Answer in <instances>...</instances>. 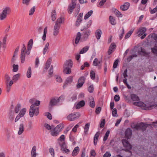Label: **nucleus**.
I'll use <instances>...</instances> for the list:
<instances>
[{
	"instance_id": "1",
	"label": "nucleus",
	"mask_w": 157,
	"mask_h": 157,
	"mask_svg": "<svg viewBox=\"0 0 157 157\" xmlns=\"http://www.w3.org/2000/svg\"><path fill=\"white\" fill-rule=\"evenodd\" d=\"M81 30L83 32L82 35L80 32H78L77 33L75 40V43L76 44H77L79 41L82 42L86 41L91 33V31L89 29L82 28Z\"/></svg>"
},
{
	"instance_id": "2",
	"label": "nucleus",
	"mask_w": 157,
	"mask_h": 157,
	"mask_svg": "<svg viewBox=\"0 0 157 157\" xmlns=\"http://www.w3.org/2000/svg\"><path fill=\"white\" fill-rule=\"evenodd\" d=\"M40 103V101L37 100L34 104H32L30 106L29 114L31 117H33L34 115L37 116L39 114V107L36 106H38L39 105Z\"/></svg>"
},
{
	"instance_id": "3",
	"label": "nucleus",
	"mask_w": 157,
	"mask_h": 157,
	"mask_svg": "<svg viewBox=\"0 0 157 157\" xmlns=\"http://www.w3.org/2000/svg\"><path fill=\"white\" fill-rule=\"evenodd\" d=\"M64 127V125L63 124L61 123L59 124L51 131V135L54 136H57Z\"/></svg>"
},
{
	"instance_id": "4",
	"label": "nucleus",
	"mask_w": 157,
	"mask_h": 157,
	"mask_svg": "<svg viewBox=\"0 0 157 157\" xmlns=\"http://www.w3.org/2000/svg\"><path fill=\"white\" fill-rule=\"evenodd\" d=\"M11 12L10 8L9 7H6L4 9L1 13H0V20H3L6 17L7 15Z\"/></svg>"
},
{
	"instance_id": "5",
	"label": "nucleus",
	"mask_w": 157,
	"mask_h": 157,
	"mask_svg": "<svg viewBox=\"0 0 157 157\" xmlns=\"http://www.w3.org/2000/svg\"><path fill=\"white\" fill-rule=\"evenodd\" d=\"M80 116L78 112H74L69 114L67 117V119L70 121H73L78 118Z\"/></svg>"
},
{
	"instance_id": "6",
	"label": "nucleus",
	"mask_w": 157,
	"mask_h": 157,
	"mask_svg": "<svg viewBox=\"0 0 157 157\" xmlns=\"http://www.w3.org/2000/svg\"><path fill=\"white\" fill-rule=\"evenodd\" d=\"M146 31V29L144 27L140 28L138 30L137 32L138 36H141V39H144L147 35V34L145 33Z\"/></svg>"
},
{
	"instance_id": "7",
	"label": "nucleus",
	"mask_w": 157,
	"mask_h": 157,
	"mask_svg": "<svg viewBox=\"0 0 157 157\" xmlns=\"http://www.w3.org/2000/svg\"><path fill=\"white\" fill-rule=\"evenodd\" d=\"M59 145L61 147V150L63 153H66L68 154L69 153L70 151L69 149L67 148V145L65 143L63 142L62 144L59 143Z\"/></svg>"
},
{
	"instance_id": "8",
	"label": "nucleus",
	"mask_w": 157,
	"mask_h": 157,
	"mask_svg": "<svg viewBox=\"0 0 157 157\" xmlns=\"http://www.w3.org/2000/svg\"><path fill=\"white\" fill-rule=\"evenodd\" d=\"M61 97L60 96L59 98H52L50 100L49 105L52 107L56 105L59 102Z\"/></svg>"
},
{
	"instance_id": "9",
	"label": "nucleus",
	"mask_w": 157,
	"mask_h": 157,
	"mask_svg": "<svg viewBox=\"0 0 157 157\" xmlns=\"http://www.w3.org/2000/svg\"><path fill=\"white\" fill-rule=\"evenodd\" d=\"M73 80V77L71 76L67 78L63 85V88L65 89L68 85L70 84Z\"/></svg>"
},
{
	"instance_id": "10",
	"label": "nucleus",
	"mask_w": 157,
	"mask_h": 157,
	"mask_svg": "<svg viewBox=\"0 0 157 157\" xmlns=\"http://www.w3.org/2000/svg\"><path fill=\"white\" fill-rule=\"evenodd\" d=\"M76 2H71V3L69 5L67 11L70 14H71L72 13L73 10L76 7Z\"/></svg>"
},
{
	"instance_id": "11",
	"label": "nucleus",
	"mask_w": 157,
	"mask_h": 157,
	"mask_svg": "<svg viewBox=\"0 0 157 157\" xmlns=\"http://www.w3.org/2000/svg\"><path fill=\"white\" fill-rule=\"evenodd\" d=\"M85 78L84 76L81 77L78 79V83L77 84V88L81 87L85 82Z\"/></svg>"
},
{
	"instance_id": "12",
	"label": "nucleus",
	"mask_w": 157,
	"mask_h": 157,
	"mask_svg": "<svg viewBox=\"0 0 157 157\" xmlns=\"http://www.w3.org/2000/svg\"><path fill=\"white\" fill-rule=\"evenodd\" d=\"M133 105L140 107L143 109L144 110H147L148 108L146 107V105L142 102L139 101L134 102L133 103Z\"/></svg>"
},
{
	"instance_id": "13",
	"label": "nucleus",
	"mask_w": 157,
	"mask_h": 157,
	"mask_svg": "<svg viewBox=\"0 0 157 157\" xmlns=\"http://www.w3.org/2000/svg\"><path fill=\"white\" fill-rule=\"evenodd\" d=\"M117 47L116 44L114 42L112 43L109 47V55H110L114 52Z\"/></svg>"
},
{
	"instance_id": "14",
	"label": "nucleus",
	"mask_w": 157,
	"mask_h": 157,
	"mask_svg": "<svg viewBox=\"0 0 157 157\" xmlns=\"http://www.w3.org/2000/svg\"><path fill=\"white\" fill-rule=\"evenodd\" d=\"M122 143L124 147L127 148L131 149L132 148V145L128 142V141L125 139H123L122 140Z\"/></svg>"
},
{
	"instance_id": "15",
	"label": "nucleus",
	"mask_w": 157,
	"mask_h": 157,
	"mask_svg": "<svg viewBox=\"0 0 157 157\" xmlns=\"http://www.w3.org/2000/svg\"><path fill=\"white\" fill-rule=\"evenodd\" d=\"M132 135V130L128 128L127 129L125 132V138L128 139H130Z\"/></svg>"
},
{
	"instance_id": "16",
	"label": "nucleus",
	"mask_w": 157,
	"mask_h": 157,
	"mask_svg": "<svg viewBox=\"0 0 157 157\" xmlns=\"http://www.w3.org/2000/svg\"><path fill=\"white\" fill-rule=\"evenodd\" d=\"M60 27L59 26H58L56 24L55 25L53 33V35L54 36H56L58 34Z\"/></svg>"
},
{
	"instance_id": "17",
	"label": "nucleus",
	"mask_w": 157,
	"mask_h": 157,
	"mask_svg": "<svg viewBox=\"0 0 157 157\" xmlns=\"http://www.w3.org/2000/svg\"><path fill=\"white\" fill-rule=\"evenodd\" d=\"M73 63L71 59H68L67 60L64 64L63 67H66L72 68Z\"/></svg>"
},
{
	"instance_id": "18",
	"label": "nucleus",
	"mask_w": 157,
	"mask_h": 157,
	"mask_svg": "<svg viewBox=\"0 0 157 157\" xmlns=\"http://www.w3.org/2000/svg\"><path fill=\"white\" fill-rule=\"evenodd\" d=\"M130 6L129 3L126 2L124 5H121L120 7V9L122 11H125L127 10Z\"/></svg>"
},
{
	"instance_id": "19",
	"label": "nucleus",
	"mask_w": 157,
	"mask_h": 157,
	"mask_svg": "<svg viewBox=\"0 0 157 157\" xmlns=\"http://www.w3.org/2000/svg\"><path fill=\"white\" fill-rule=\"evenodd\" d=\"M112 11L117 17H122L123 15L122 14L116 9L113 8L112 9Z\"/></svg>"
},
{
	"instance_id": "20",
	"label": "nucleus",
	"mask_w": 157,
	"mask_h": 157,
	"mask_svg": "<svg viewBox=\"0 0 157 157\" xmlns=\"http://www.w3.org/2000/svg\"><path fill=\"white\" fill-rule=\"evenodd\" d=\"M64 20V18L60 17L57 19L55 25H56V24L58 26H59L60 27L62 22Z\"/></svg>"
},
{
	"instance_id": "21",
	"label": "nucleus",
	"mask_w": 157,
	"mask_h": 157,
	"mask_svg": "<svg viewBox=\"0 0 157 157\" xmlns=\"http://www.w3.org/2000/svg\"><path fill=\"white\" fill-rule=\"evenodd\" d=\"M64 20V18L60 17L57 19L55 25H56V24L58 26H59L60 27L62 22Z\"/></svg>"
},
{
	"instance_id": "22",
	"label": "nucleus",
	"mask_w": 157,
	"mask_h": 157,
	"mask_svg": "<svg viewBox=\"0 0 157 157\" xmlns=\"http://www.w3.org/2000/svg\"><path fill=\"white\" fill-rule=\"evenodd\" d=\"M85 105V102L84 100H82L79 102L76 106V109H79L80 108L83 107Z\"/></svg>"
},
{
	"instance_id": "23",
	"label": "nucleus",
	"mask_w": 157,
	"mask_h": 157,
	"mask_svg": "<svg viewBox=\"0 0 157 157\" xmlns=\"http://www.w3.org/2000/svg\"><path fill=\"white\" fill-rule=\"evenodd\" d=\"M36 147L35 146L33 147L31 152V157H36L37 155L36 153Z\"/></svg>"
},
{
	"instance_id": "24",
	"label": "nucleus",
	"mask_w": 157,
	"mask_h": 157,
	"mask_svg": "<svg viewBox=\"0 0 157 157\" xmlns=\"http://www.w3.org/2000/svg\"><path fill=\"white\" fill-rule=\"evenodd\" d=\"M109 21L112 25H115L116 24V20L115 17L110 16L109 17Z\"/></svg>"
},
{
	"instance_id": "25",
	"label": "nucleus",
	"mask_w": 157,
	"mask_h": 157,
	"mask_svg": "<svg viewBox=\"0 0 157 157\" xmlns=\"http://www.w3.org/2000/svg\"><path fill=\"white\" fill-rule=\"evenodd\" d=\"M101 35V31L100 29H98L95 32V35L96 38L98 40H99Z\"/></svg>"
},
{
	"instance_id": "26",
	"label": "nucleus",
	"mask_w": 157,
	"mask_h": 157,
	"mask_svg": "<svg viewBox=\"0 0 157 157\" xmlns=\"http://www.w3.org/2000/svg\"><path fill=\"white\" fill-rule=\"evenodd\" d=\"M79 151V148L77 146L75 148L72 153V155L73 156H76L77 155Z\"/></svg>"
},
{
	"instance_id": "27",
	"label": "nucleus",
	"mask_w": 157,
	"mask_h": 157,
	"mask_svg": "<svg viewBox=\"0 0 157 157\" xmlns=\"http://www.w3.org/2000/svg\"><path fill=\"white\" fill-rule=\"evenodd\" d=\"M57 14L55 10H52L51 13V18L52 21H54L56 18Z\"/></svg>"
},
{
	"instance_id": "28",
	"label": "nucleus",
	"mask_w": 157,
	"mask_h": 157,
	"mask_svg": "<svg viewBox=\"0 0 157 157\" xmlns=\"http://www.w3.org/2000/svg\"><path fill=\"white\" fill-rule=\"evenodd\" d=\"M141 122H140L139 124H134L133 125H132L131 126V127L132 128H135L137 130H141Z\"/></svg>"
},
{
	"instance_id": "29",
	"label": "nucleus",
	"mask_w": 157,
	"mask_h": 157,
	"mask_svg": "<svg viewBox=\"0 0 157 157\" xmlns=\"http://www.w3.org/2000/svg\"><path fill=\"white\" fill-rule=\"evenodd\" d=\"M100 64L101 61L97 58H95L93 61V65L95 66H100Z\"/></svg>"
},
{
	"instance_id": "30",
	"label": "nucleus",
	"mask_w": 157,
	"mask_h": 157,
	"mask_svg": "<svg viewBox=\"0 0 157 157\" xmlns=\"http://www.w3.org/2000/svg\"><path fill=\"white\" fill-rule=\"evenodd\" d=\"M131 99L133 101H137L140 100L138 96L135 94H132L131 95Z\"/></svg>"
},
{
	"instance_id": "31",
	"label": "nucleus",
	"mask_w": 157,
	"mask_h": 157,
	"mask_svg": "<svg viewBox=\"0 0 157 157\" xmlns=\"http://www.w3.org/2000/svg\"><path fill=\"white\" fill-rule=\"evenodd\" d=\"M52 59L50 58L49 59L46 63V65L44 67V69L47 70L50 67V64L51 63Z\"/></svg>"
},
{
	"instance_id": "32",
	"label": "nucleus",
	"mask_w": 157,
	"mask_h": 157,
	"mask_svg": "<svg viewBox=\"0 0 157 157\" xmlns=\"http://www.w3.org/2000/svg\"><path fill=\"white\" fill-rule=\"evenodd\" d=\"M71 68L70 67H63V72L64 73H65L67 74H70L71 72Z\"/></svg>"
},
{
	"instance_id": "33",
	"label": "nucleus",
	"mask_w": 157,
	"mask_h": 157,
	"mask_svg": "<svg viewBox=\"0 0 157 157\" xmlns=\"http://www.w3.org/2000/svg\"><path fill=\"white\" fill-rule=\"evenodd\" d=\"M24 131V125L23 124H20L19 131H18V134L20 135H21Z\"/></svg>"
},
{
	"instance_id": "34",
	"label": "nucleus",
	"mask_w": 157,
	"mask_h": 157,
	"mask_svg": "<svg viewBox=\"0 0 157 157\" xmlns=\"http://www.w3.org/2000/svg\"><path fill=\"white\" fill-rule=\"evenodd\" d=\"M89 46H86L83 48L79 52L80 54H83L86 52L89 49Z\"/></svg>"
},
{
	"instance_id": "35",
	"label": "nucleus",
	"mask_w": 157,
	"mask_h": 157,
	"mask_svg": "<svg viewBox=\"0 0 157 157\" xmlns=\"http://www.w3.org/2000/svg\"><path fill=\"white\" fill-rule=\"evenodd\" d=\"M90 125V124L89 123H88L85 124L84 128V132L85 134H87Z\"/></svg>"
},
{
	"instance_id": "36",
	"label": "nucleus",
	"mask_w": 157,
	"mask_h": 157,
	"mask_svg": "<svg viewBox=\"0 0 157 157\" xmlns=\"http://www.w3.org/2000/svg\"><path fill=\"white\" fill-rule=\"evenodd\" d=\"M93 11L91 10L89 11L86 14H85L84 17V19L86 20L93 13Z\"/></svg>"
},
{
	"instance_id": "37",
	"label": "nucleus",
	"mask_w": 157,
	"mask_h": 157,
	"mask_svg": "<svg viewBox=\"0 0 157 157\" xmlns=\"http://www.w3.org/2000/svg\"><path fill=\"white\" fill-rule=\"evenodd\" d=\"M92 23V20H89L87 23L86 25V26H84L82 29H88V28L90 27Z\"/></svg>"
},
{
	"instance_id": "38",
	"label": "nucleus",
	"mask_w": 157,
	"mask_h": 157,
	"mask_svg": "<svg viewBox=\"0 0 157 157\" xmlns=\"http://www.w3.org/2000/svg\"><path fill=\"white\" fill-rule=\"evenodd\" d=\"M141 130H142L143 131H144L146 130V129L147 126V124L142 122H141Z\"/></svg>"
},
{
	"instance_id": "39",
	"label": "nucleus",
	"mask_w": 157,
	"mask_h": 157,
	"mask_svg": "<svg viewBox=\"0 0 157 157\" xmlns=\"http://www.w3.org/2000/svg\"><path fill=\"white\" fill-rule=\"evenodd\" d=\"M21 107V105L18 104L15 107L14 109V112L15 113H17L20 109Z\"/></svg>"
},
{
	"instance_id": "40",
	"label": "nucleus",
	"mask_w": 157,
	"mask_h": 157,
	"mask_svg": "<svg viewBox=\"0 0 157 157\" xmlns=\"http://www.w3.org/2000/svg\"><path fill=\"white\" fill-rule=\"evenodd\" d=\"M32 73L31 68L30 67H29L27 72V76L28 78H30L31 77Z\"/></svg>"
},
{
	"instance_id": "41",
	"label": "nucleus",
	"mask_w": 157,
	"mask_h": 157,
	"mask_svg": "<svg viewBox=\"0 0 157 157\" xmlns=\"http://www.w3.org/2000/svg\"><path fill=\"white\" fill-rule=\"evenodd\" d=\"M49 45V43L47 42L45 45V47L44 48L43 50V54L45 55L48 49L49 48L48 47Z\"/></svg>"
},
{
	"instance_id": "42",
	"label": "nucleus",
	"mask_w": 157,
	"mask_h": 157,
	"mask_svg": "<svg viewBox=\"0 0 157 157\" xmlns=\"http://www.w3.org/2000/svg\"><path fill=\"white\" fill-rule=\"evenodd\" d=\"M82 21V18L77 17V20L75 23V25L77 27L79 26Z\"/></svg>"
},
{
	"instance_id": "43",
	"label": "nucleus",
	"mask_w": 157,
	"mask_h": 157,
	"mask_svg": "<svg viewBox=\"0 0 157 157\" xmlns=\"http://www.w3.org/2000/svg\"><path fill=\"white\" fill-rule=\"evenodd\" d=\"M133 30H130L125 35L124 38L125 39H127V38H129L131 35L132 33L133 32Z\"/></svg>"
},
{
	"instance_id": "44",
	"label": "nucleus",
	"mask_w": 157,
	"mask_h": 157,
	"mask_svg": "<svg viewBox=\"0 0 157 157\" xmlns=\"http://www.w3.org/2000/svg\"><path fill=\"white\" fill-rule=\"evenodd\" d=\"M35 10L36 7L35 6H33L32 8H31L29 11V15H32L35 12Z\"/></svg>"
},
{
	"instance_id": "45",
	"label": "nucleus",
	"mask_w": 157,
	"mask_h": 157,
	"mask_svg": "<svg viewBox=\"0 0 157 157\" xmlns=\"http://www.w3.org/2000/svg\"><path fill=\"white\" fill-rule=\"evenodd\" d=\"M14 113L13 112H10L9 113V119L12 122L14 119Z\"/></svg>"
},
{
	"instance_id": "46",
	"label": "nucleus",
	"mask_w": 157,
	"mask_h": 157,
	"mask_svg": "<svg viewBox=\"0 0 157 157\" xmlns=\"http://www.w3.org/2000/svg\"><path fill=\"white\" fill-rule=\"evenodd\" d=\"M90 76L91 78L93 79L94 80L95 77V73L93 71H91L90 72Z\"/></svg>"
},
{
	"instance_id": "47",
	"label": "nucleus",
	"mask_w": 157,
	"mask_h": 157,
	"mask_svg": "<svg viewBox=\"0 0 157 157\" xmlns=\"http://www.w3.org/2000/svg\"><path fill=\"white\" fill-rule=\"evenodd\" d=\"M139 54L141 55L142 56H144L146 55H148L149 53L145 51L143 49H141V51L139 53Z\"/></svg>"
},
{
	"instance_id": "48",
	"label": "nucleus",
	"mask_w": 157,
	"mask_h": 157,
	"mask_svg": "<svg viewBox=\"0 0 157 157\" xmlns=\"http://www.w3.org/2000/svg\"><path fill=\"white\" fill-rule=\"evenodd\" d=\"M33 39H31L29 41L28 44V46H27V48H32L33 45Z\"/></svg>"
},
{
	"instance_id": "49",
	"label": "nucleus",
	"mask_w": 157,
	"mask_h": 157,
	"mask_svg": "<svg viewBox=\"0 0 157 157\" xmlns=\"http://www.w3.org/2000/svg\"><path fill=\"white\" fill-rule=\"evenodd\" d=\"M121 34L119 35V39L121 40L122 39L123 37V35L124 33V29L123 28H122V29L121 31H120Z\"/></svg>"
},
{
	"instance_id": "50",
	"label": "nucleus",
	"mask_w": 157,
	"mask_h": 157,
	"mask_svg": "<svg viewBox=\"0 0 157 157\" xmlns=\"http://www.w3.org/2000/svg\"><path fill=\"white\" fill-rule=\"evenodd\" d=\"M112 115L114 117H117V110L116 108H114L113 109L112 111Z\"/></svg>"
},
{
	"instance_id": "51",
	"label": "nucleus",
	"mask_w": 157,
	"mask_h": 157,
	"mask_svg": "<svg viewBox=\"0 0 157 157\" xmlns=\"http://www.w3.org/2000/svg\"><path fill=\"white\" fill-rule=\"evenodd\" d=\"M20 76L19 74L14 75L13 77V80L15 82H16Z\"/></svg>"
},
{
	"instance_id": "52",
	"label": "nucleus",
	"mask_w": 157,
	"mask_h": 157,
	"mask_svg": "<svg viewBox=\"0 0 157 157\" xmlns=\"http://www.w3.org/2000/svg\"><path fill=\"white\" fill-rule=\"evenodd\" d=\"M18 69V65L13 64V71L14 72H17Z\"/></svg>"
},
{
	"instance_id": "53",
	"label": "nucleus",
	"mask_w": 157,
	"mask_h": 157,
	"mask_svg": "<svg viewBox=\"0 0 157 157\" xmlns=\"http://www.w3.org/2000/svg\"><path fill=\"white\" fill-rule=\"evenodd\" d=\"M90 106L92 108H94V107L95 106V103L93 99H92L91 101H90Z\"/></svg>"
},
{
	"instance_id": "54",
	"label": "nucleus",
	"mask_w": 157,
	"mask_h": 157,
	"mask_svg": "<svg viewBox=\"0 0 157 157\" xmlns=\"http://www.w3.org/2000/svg\"><path fill=\"white\" fill-rule=\"evenodd\" d=\"M108 146V145L106 144L102 145L101 147V150L102 152H104L107 149V148L106 147Z\"/></svg>"
},
{
	"instance_id": "55",
	"label": "nucleus",
	"mask_w": 157,
	"mask_h": 157,
	"mask_svg": "<svg viewBox=\"0 0 157 157\" xmlns=\"http://www.w3.org/2000/svg\"><path fill=\"white\" fill-rule=\"evenodd\" d=\"M137 56L136 54H133L129 56L127 58L128 61L130 62L134 57H136Z\"/></svg>"
},
{
	"instance_id": "56",
	"label": "nucleus",
	"mask_w": 157,
	"mask_h": 157,
	"mask_svg": "<svg viewBox=\"0 0 157 157\" xmlns=\"http://www.w3.org/2000/svg\"><path fill=\"white\" fill-rule=\"evenodd\" d=\"M108 138V130H107L105 133V134L104 137L103 139V144H105V141Z\"/></svg>"
},
{
	"instance_id": "57",
	"label": "nucleus",
	"mask_w": 157,
	"mask_h": 157,
	"mask_svg": "<svg viewBox=\"0 0 157 157\" xmlns=\"http://www.w3.org/2000/svg\"><path fill=\"white\" fill-rule=\"evenodd\" d=\"M107 0H101L99 3V6L98 5V7H101L104 4L105 2H106Z\"/></svg>"
},
{
	"instance_id": "58",
	"label": "nucleus",
	"mask_w": 157,
	"mask_h": 157,
	"mask_svg": "<svg viewBox=\"0 0 157 157\" xmlns=\"http://www.w3.org/2000/svg\"><path fill=\"white\" fill-rule=\"evenodd\" d=\"M30 1L31 0H22V3L26 6H28L29 5Z\"/></svg>"
},
{
	"instance_id": "59",
	"label": "nucleus",
	"mask_w": 157,
	"mask_h": 157,
	"mask_svg": "<svg viewBox=\"0 0 157 157\" xmlns=\"http://www.w3.org/2000/svg\"><path fill=\"white\" fill-rule=\"evenodd\" d=\"M26 111V109L25 108L22 109L20 111V113H19L21 116H23L25 114Z\"/></svg>"
},
{
	"instance_id": "60",
	"label": "nucleus",
	"mask_w": 157,
	"mask_h": 157,
	"mask_svg": "<svg viewBox=\"0 0 157 157\" xmlns=\"http://www.w3.org/2000/svg\"><path fill=\"white\" fill-rule=\"evenodd\" d=\"M88 90L90 93H92L94 91V87L93 85H90L88 88Z\"/></svg>"
},
{
	"instance_id": "61",
	"label": "nucleus",
	"mask_w": 157,
	"mask_h": 157,
	"mask_svg": "<svg viewBox=\"0 0 157 157\" xmlns=\"http://www.w3.org/2000/svg\"><path fill=\"white\" fill-rule=\"evenodd\" d=\"M105 123V120L104 119H103L101 121L100 126L101 128H103Z\"/></svg>"
},
{
	"instance_id": "62",
	"label": "nucleus",
	"mask_w": 157,
	"mask_h": 157,
	"mask_svg": "<svg viewBox=\"0 0 157 157\" xmlns=\"http://www.w3.org/2000/svg\"><path fill=\"white\" fill-rule=\"evenodd\" d=\"M49 74L50 76H52V75L53 73V66L52 65L49 69Z\"/></svg>"
},
{
	"instance_id": "63",
	"label": "nucleus",
	"mask_w": 157,
	"mask_h": 157,
	"mask_svg": "<svg viewBox=\"0 0 157 157\" xmlns=\"http://www.w3.org/2000/svg\"><path fill=\"white\" fill-rule=\"evenodd\" d=\"M19 49V46H17L16 48L15 49V50L14 52V53L13 54V57H15L16 56H17V52Z\"/></svg>"
},
{
	"instance_id": "64",
	"label": "nucleus",
	"mask_w": 157,
	"mask_h": 157,
	"mask_svg": "<svg viewBox=\"0 0 157 157\" xmlns=\"http://www.w3.org/2000/svg\"><path fill=\"white\" fill-rule=\"evenodd\" d=\"M150 11L151 13L153 14L156 12L157 11V5L156 7L154 8L153 10L150 9Z\"/></svg>"
}]
</instances>
